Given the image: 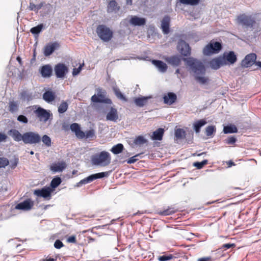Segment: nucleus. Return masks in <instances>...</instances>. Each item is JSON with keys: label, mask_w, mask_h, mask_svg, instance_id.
I'll return each mask as SVG.
<instances>
[{"label": "nucleus", "mask_w": 261, "mask_h": 261, "mask_svg": "<svg viewBox=\"0 0 261 261\" xmlns=\"http://www.w3.org/2000/svg\"><path fill=\"white\" fill-rule=\"evenodd\" d=\"M175 136L177 139H183L186 136V132L181 128H177L175 129Z\"/></svg>", "instance_id": "ea45409f"}, {"label": "nucleus", "mask_w": 261, "mask_h": 261, "mask_svg": "<svg viewBox=\"0 0 261 261\" xmlns=\"http://www.w3.org/2000/svg\"><path fill=\"white\" fill-rule=\"evenodd\" d=\"M207 123L205 119H202L195 122L193 124L194 129L196 133H199L201 127Z\"/></svg>", "instance_id": "c756f323"}, {"label": "nucleus", "mask_w": 261, "mask_h": 261, "mask_svg": "<svg viewBox=\"0 0 261 261\" xmlns=\"http://www.w3.org/2000/svg\"><path fill=\"white\" fill-rule=\"evenodd\" d=\"M9 163V162L7 159L5 158H0V168L5 167Z\"/></svg>", "instance_id": "603ef678"}, {"label": "nucleus", "mask_w": 261, "mask_h": 261, "mask_svg": "<svg viewBox=\"0 0 261 261\" xmlns=\"http://www.w3.org/2000/svg\"><path fill=\"white\" fill-rule=\"evenodd\" d=\"M152 63L162 72H164L167 70L168 67L167 65L162 61L153 60Z\"/></svg>", "instance_id": "cd10ccee"}, {"label": "nucleus", "mask_w": 261, "mask_h": 261, "mask_svg": "<svg viewBox=\"0 0 261 261\" xmlns=\"http://www.w3.org/2000/svg\"><path fill=\"white\" fill-rule=\"evenodd\" d=\"M120 9V7L115 0L110 1L107 5V11L109 13H117Z\"/></svg>", "instance_id": "6ab92c4d"}, {"label": "nucleus", "mask_w": 261, "mask_h": 261, "mask_svg": "<svg viewBox=\"0 0 261 261\" xmlns=\"http://www.w3.org/2000/svg\"><path fill=\"white\" fill-rule=\"evenodd\" d=\"M124 149L123 145L121 144H118L116 145H114L111 149V151L115 154H119L121 153Z\"/></svg>", "instance_id": "4c0bfd02"}, {"label": "nucleus", "mask_w": 261, "mask_h": 261, "mask_svg": "<svg viewBox=\"0 0 261 261\" xmlns=\"http://www.w3.org/2000/svg\"><path fill=\"white\" fill-rule=\"evenodd\" d=\"M17 164H18V159L17 160H15V162H14V163H13L11 165V168L12 169H14L17 166Z\"/></svg>", "instance_id": "0e129e2a"}, {"label": "nucleus", "mask_w": 261, "mask_h": 261, "mask_svg": "<svg viewBox=\"0 0 261 261\" xmlns=\"http://www.w3.org/2000/svg\"><path fill=\"white\" fill-rule=\"evenodd\" d=\"M19 110V105L17 101L12 100L8 103V110L12 113L17 112Z\"/></svg>", "instance_id": "2f4dec72"}, {"label": "nucleus", "mask_w": 261, "mask_h": 261, "mask_svg": "<svg viewBox=\"0 0 261 261\" xmlns=\"http://www.w3.org/2000/svg\"><path fill=\"white\" fill-rule=\"evenodd\" d=\"M108 175V172H100L98 173L94 174H92L88 177L85 178L84 179L81 180L79 184H86L88 183H89L95 179H98V178H101L102 177H104L105 176H107Z\"/></svg>", "instance_id": "ddd939ff"}, {"label": "nucleus", "mask_w": 261, "mask_h": 261, "mask_svg": "<svg viewBox=\"0 0 261 261\" xmlns=\"http://www.w3.org/2000/svg\"><path fill=\"white\" fill-rule=\"evenodd\" d=\"M68 107V105L67 102L65 101H62L58 107L59 113L61 114L65 113L67 111Z\"/></svg>", "instance_id": "a19ab883"}, {"label": "nucleus", "mask_w": 261, "mask_h": 261, "mask_svg": "<svg viewBox=\"0 0 261 261\" xmlns=\"http://www.w3.org/2000/svg\"><path fill=\"white\" fill-rule=\"evenodd\" d=\"M63 246V243L60 240H57L54 243V247L57 249H60Z\"/></svg>", "instance_id": "4d7b16f0"}, {"label": "nucleus", "mask_w": 261, "mask_h": 261, "mask_svg": "<svg viewBox=\"0 0 261 261\" xmlns=\"http://www.w3.org/2000/svg\"><path fill=\"white\" fill-rule=\"evenodd\" d=\"M235 245L234 244H225L223 245L222 248L227 249L231 248V247H234Z\"/></svg>", "instance_id": "052dcab7"}, {"label": "nucleus", "mask_w": 261, "mask_h": 261, "mask_svg": "<svg viewBox=\"0 0 261 261\" xmlns=\"http://www.w3.org/2000/svg\"><path fill=\"white\" fill-rule=\"evenodd\" d=\"M96 31L100 39L105 42L109 41L113 37V32L105 25H98Z\"/></svg>", "instance_id": "20e7f679"}, {"label": "nucleus", "mask_w": 261, "mask_h": 261, "mask_svg": "<svg viewBox=\"0 0 261 261\" xmlns=\"http://www.w3.org/2000/svg\"><path fill=\"white\" fill-rule=\"evenodd\" d=\"M140 155V154H137L131 158H130L129 159H128L127 161V163L128 164H133V163H135L136 161H137L138 160V159H137V158Z\"/></svg>", "instance_id": "5fc2aeb1"}, {"label": "nucleus", "mask_w": 261, "mask_h": 261, "mask_svg": "<svg viewBox=\"0 0 261 261\" xmlns=\"http://www.w3.org/2000/svg\"><path fill=\"white\" fill-rule=\"evenodd\" d=\"M226 64L224 60L220 58L213 59L210 62L211 67L214 69H218L221 66Z\"/></svg>", "instance_id": "4be33fe9"}, {"label": "nucleus", "mask_w": 261, "mask_h": 261, "mask_svg": "<svg viewBox=\"0 0 261 261\" xmlns=\"http://www.w3.org/2000/svg\"><path fill=\"white\" fill-rule=\"evenodd\" d=\"M36 116L38 118L39 121L45 123L51 116L49 112L42 108L38 107L34 111Z\"/></svg>", "instance_id": "1a4fd4ad"}, {"label": "nucleus", "mask_w": 261, "mask_h": 261, "mask_svg": "<svg viewBox=\"0 0 261 261\" xmlns=\"http://www.w3.org/2000/svg\"><path fill=\"white\" fill-rule=\"evenodd\" d=\"M83 66H84V63L82 65H80L78 68H73L72 71V75L73 76L77 75L81 72Z\"/></svg>", "instance_id": "6e6d98bb"}, {"label": "nucleus", "mask_w": 261, "mask_h": 261, "mask_svg": "<svg viewBox=\"0 0 261 261\" xmlns=\"http://www.w3.org/2000/svg\"><path fill=\"white\" fill-rule=\"evenodd\" d=\"M20 95L21 98L24 100L30 101L33 99L32 93L27 90H23Z\"/></svg>", "instance_id": "72a5a7b5"}, {"label": "nucleus", "mask_w": 261, "mask_h": 261, "mask_svg": "<svg viewBox=\"0 0 261 261\" xmlns=\"http://www.w3.org/2000/svg\"><path fill=\"white\" fill-rule=\"evenodd\" d=\"M226 164L228 167H231L232 166H235L236 164L232 161L230 160L228 162H226Z\"/></svg>", "instance_id": "e2e57ef3"}, {"label": "nucleus", "mask_w": 261, "mask_h": 261, "mask_svg": "<svg viewBox=\"0 0 261 261\" xmlns=\"http://www.w3.org/2000/svg\"><path fill=\"white\" fill-rule=\"evenodd\" d=\"M256 55L255 54L251 53L247 55L242 62V65L245 67H249L253 65L256 62Z\"/></svg>", "instance_id": "2eb2a0df"}, {"label": "nucleus", "mask_w": 261, "mask_h": 261, "mask_svg": "<svg viewBox=\"0 0 261 261\" xmlns=\"http://www.w3.org/2000/svg\"><path fill=\"white\" fill-rule=\"evenodd\" d=\"M215 132L216 128L215 126L213 125L208 126L205 128V134L208 137L212 136Z\"/></svg>", "instance_id": "a18cd8bd"}, {"label": "nucleus", "mask_w": 261, "mask_h": 261, "mask_svg": "<svg viewBox=\"0 0 261 261\" xmlns=\"http://www.w3.org/2000/svg\"><path fill=\"white\" fill-rule=\"evenodd\" d=\"M164 133V129L163 128H158L153 133L152 135V139L154 140H162L163 139Z\"/></svg>", "instance_id": "7c9ffc66"}, {"label": "nucleus", "mask_w": 261, "mask_h": 261, "mask_svg": "<svg viewBox=\"0 0 261 261\" xmlns=\"http://www.w3.org/2000/svg\"><path fill=\"white\" fill-rule=\"evenodd\" d=\"M222 59L227 64H233L237 61V58L234 53L230 51L228 53L224 54Z\"/></svg>", "instance_id": "f3484780"}, {"label": "nucleus", "mask_w": 261, "mask_h": 261, "mask_svg": "<svg viewBox=\"0 0 261 261\" xmlns=\"http://www.w3.org/2000/svg\"><path fill=\"white\" fill-rule=\"evenodd\" d=\"M147 140L142 136L137 137L134 141V143L135 145H140L146 143Z\"/></svg>", "instance_id": "79ce46f5"}, {"label": "nucleus", "mask_w": 261, "mask_h": 261, "mask_svg": "<svg viewBox=\"0 0 261 261\" xmlns=\"http://www.w3.org/2000/svg\"><path fill=\"white\" fill-rule=\"evenodd\" d=\"M17 61L19 62V63L21 65L22 64V61L21 58L20 57H17L16 58Z\"/></svg>", "instance_id": "774afa93"}, {"label": "nucleus", "mask_w": 261, "mask_h": 261, "mask_svg": "<svg viewBox=\"0 0 261 261\" xmlns=\"http://www.w3.org/2000/svg\"><path fill=\"white\" fill-rule=\"evenodd\" d=\"M45 5V3L44 2H41L38 5H35L33 2H30L29 4V6L28 9L30 11H34L35 12L37 13L38 11L41 9V8Z\"/></svg>", "instance_id": "473e14b6"}, {"label": "nucleus", "mask_w": 261, "mask_h": 261, "mask_svg": "<svg viewBox=\"0 0 261 261\" xmlns=\"http://www.w3.org/2000/svg\"><path fill=\"white\" fill-rule=\"evenodd\" d=\"M7 138V136L4 134L0 133V142L5 141Z\"/></svg>", "instance_id": "680f3d73"}, {"label": "nucleus", "mask_w": 261, "mask_h": 261, "mask_svg": "<svg viewBox=\"0 0 261 261\" xmlns=\"http://www.w3.org/2000/svg\"><path fill=\"white\" fill-rule=\"evenodd\" d=\"M55 93L52 91H47L43 94V98L46 102H50L54 101L55 99Z\"/></svg>", "instance_id": "c85d7f7f"}, {"label": "nucleus", "mask_w": 261, "mask_h": 261, "mask_svg": "<svg viewBox=\"0 0 261 261\" xmlns=\"http://www.w3.org/2000/svg\"><path fill=\"white\" fill-rule=\"evenodd\" d=\"M61 182L62 180L61 178L57 177L52 179L50 186L53 188H56L61 184Z\"/></svg>", "instance_id": "c03bdc74"}, {"label": "nucleus", "mask_w": 261, "mask_h": 261, "mask_svg": "<svg viewBox=\"0 0 261 261\" xmlns=\"http://www.w3.org/2000/svg\"><path fill=\"white\" fill-rule=\"evenodd\" d=\"M170 21V18L168 16H165L162 21L161 28L165 34H167L169 33Z\"/></svg>", "instance_id": "a878e982"}, {"label": "nucleus", "mask_w": 261, "mask_h": 261, "mask_svg": "<svg viewBox=\"0 0 261 261\" xmlns=\"http://www.w3.org/2000/svg\"><path fill=\"white\" fill-rule=\"evenodd\" d=\"M40 71L42 77H49L52 75L53 69L50 65L47 64L41 66Z\"/></svg>", "instance_id": "412c9836"}, {"label": "nucleus", "mask_w": 261, "mask_h": 261, "mask_svg": "<svg viewBox=\"0 0 261 261\" xmlns=\"http://www.w3.org/2000/svg\"><path fill=\"white\" fill-rule=\"evenodd\" d=\"M177 47L182 56L188 57L190 55L191 48L189 44L186 43L184 40H179L178 42Z\"/></svg>", "instance_id": "9b49d317"}, {"label": "nucleus", "mask_w": 261, "mask_h": 261, "mask_svg": "<svg viewBox=\"0 0 261 261\" xmlns=\"http://www.w3.org/2000/svg\"><path fill=\"white\" fill-rule=\"evenodd\" d=\"M173 258V256L172 254H165L159 256L158 260L159 261H167Z\"/></svg>", "instance_id": "8fccbe9b"}, {"label": "nucleus", "mask_w": 261, "mask_h": 261, "mask_svg": "<svg viewBox=\"0 0 261 261\" xmlns=\"http://www.w3.org/2000/svg\"><path fill=\"white\" fill-rule=\"evenodd\" d=\"M176 212V210L173 207H168L163 211H160L158 214L160 216H168L174 214Z\"/></svg>", "instance_id": "e433bc0d"}, {"label": "nucleus", "mask_w": 261, "mask_h": 261, "mask_svg": "<svg viewBox=\"0 0 261 261\" xmlns=\"http://www.w3.org/2000/svg\"><path fill=\"white\" fill-rule=\"evenodd\" d=\"M163 100L164 103L171 105L176 101L177 96L174 93L168 92L164 94Z\"/></svg>", "instance_id": "aec40b11"}, {"label": "nucleus", "mask_w": 261, "mask_h": 261, "mask_svg": "<svg viewBox=\"0 0 261 261\" xmlns=\"http://www.w3.org/2000/svg\"><path fill=\"white\" fill-rule=\"evenodd\" d=\"M43 28V24H40L36 27L31 28L30 30V32L33 34L37 35L41 31Z\"/></svg>", "instance_id": "37998d69"}, {"label": "nucleus", "mask_w": 261, "mask_h": 261, "mask_svg": "<svg viewBox=\"0 0 261 261\" xmlns=\"http://www.w3.org/2000/svg\"><path fill=\"white\" fill-rule=\"evenodd\" d=\"M197 261H212V258L211 256L203 257L198 258Z\"/></svg>", "instance_id": "bf43d9fd"}, {"label": "nucleus", "mask_w": 261, "mask_h": 261, "mask_svg": "<svg viewBox=\"0 0 261 261\" xmlns=\"http://www.w3.org/2000/svg\"><path fill=\"white\" fill-rule=\"evenodd\" d=\"M56 259H54L53 258H47L46 259H45L44 261H56Z\"/></svg>", "instance_id": "338daca9"}, {"label": "nucleus", "mask_w": 261, "mask_h": 261, "mask_svg": "<svg viewBox=\"0 0 261 261\" xmlns=\"http://www.w3.org/2000/svg\"><path fill=\"white\" fill-rule=\"evenodd\" d=\"M222 48V45L218 42H210L203 48V53L205 55L218 53Z\"/></svg>", "instance_id": "6e6552de"}, {"label": "nucleus", "mask_w": 261, "mask_h": 261, "mask_svg": "<svg viewBox=\"0 0 261 261\" xmlns=\"http://www.w3.org/2000/svg\"><path fill=\"white\" fill-rule=\"evenodd\" d=\"M106 118L108 120L116 121L118 119V112L117 109L111 107L110 111L107 115Z\"/></svg>", "instance_id": "bb28decb"}, {"label": "nucleus", "mask_w": 261, "mask_h": 261, "mask_svg": "<svg viewBox=\"0 0 261 261\" xmlns=\"http://www.w3.org/2000/svg\"><path fill=\"white\" fill-rule=\"evenodd\" d=\"M17 120L23 123L26 124L28 122V118L23 115H19L17 117Z\"/></svg>", "instance_id": "864d4df0"}, {"label": "nucleus", "mask_w": 261, "mask_h": 261, "mask_svg": "<svg viewBox=\"0 0 261 261\" xmlns=\"http://www.w3.org/2000/svg\"><path fill=\"white\" fill-rule=\"evenodd\" d=\"M33 206L34 202L31 199H27L17 204L15 208L19 210L29 211L32 208Z\"/></svg>", "instance_id": "4468645a"}, {"label": "nucleus", "mask_w": 261, "mask_h": 261, "mask_svg": "<svg viewBox=\"0 0 261 261\" xmlns=\"http://www.w3.org/2000/svg\"><path fill=\"white\" fill-rule=\"evenodd\" d=\"M67 167V165L64 161H61L58 163H54L50 166V169L54 172H62Z\"/></svg>", "instance_id": "a211bd4d"}, {"label": "nucleus", "mask_w": 261, "mask_h": 261, "mask_svg": "<svg viewBox=\"0 0 261 261\" xmlns=\"http://www.w3.org/2000/svg\"><path fill=\"white\" fill-rule=\"evenodd\" d=\"M8 134L12 137L15 141L19 142L23 140V134L21 135L20 133L16 129H11L8 131Z\"/></svg>", "instance_id": "b1692460"}, {"label": "nucleus", "mask_w": 261, "mask_h": 261, "mask_svg": "<svg viewBox=\"0 0 261 261\" xmlns=\"http://www.w3.org/2000/svg\"><path fill=\"white\" fill-rule=\"evenodd\" d=\"M40 135L35 132H29L23 134V142L25 144H38L41 142Z\"/></svg>", "instance_id": "423d86ee"}, {"label": "nucleus", "mask_w": 261, "mask_h": 261, "mask_svg": "<svg viewBox=\"0 0 261 261\" xmlns=\"http://www.w3.org/2000/svg\"><path fill=\"white\" fill-rule=\"evenodd\" d=\"M62 127L65 130H68L69 129V126L68 125L64 124L63 125Z\"/></svg>", "instance_id": "69168bd1"}, {"label": "nucleus", "mask_w": 261, "mask_h": 261, "mask_svg": "<svg viewBox=\"0 0 261 261\" xmlns=\"http://www.w3.org/2000/svg\"><path fill=\"white\" fill-rule=\"evenodd\" d=\"M113 91L116 96V97L124 101H127V99L125 97V96L121 92L119 89L117 87H113Z\"/></svg>", "instance_id": "58836bf2"}, {"label": "nucleus", "mask_w": 261, "mask_h": 261, "mask_svg": "<svg viewBox=\"0 0 261 261\" xmlns=\"http://www.w3.org/2000/svg\"><path fill=\"white\" fill-rule=\"evenodd\" d=\"M55 74L58 78H64L68 71V67L63 63L57 64L54 68Z\"/></svg>", "instance_id": "9d476101"}, {"label": "nucleus", "mask_w": 261, "mask_h": 261, "mask_svg": "<svg viewBox=\"0 0 261 261\" xmlns=\"http://www.w3.org/2000/svg\"><path fill=\"white\" fill-rule=\"evenodd\" d=\"M238 132L237 127L234 125H227L224 127L223 132L224 134L236 133Z\"/></svg>", "instance_id": "f704fd0d"}, {"label": "nucleus", "mask_w": 261, "mask_h": 261, "mask_svg": "<svg viewBox=\"0 0 261 261\" xmlns=\"http://www.w3.org/2000/svg\"><path fill=\"white\" fill-rule=\"evenodd\" d=\"M110 154L106 151H102L93 154L91 157V162L93 165L106 167L111 163Z\"/></svg>", "instance_id": "7ed1b4c3"}, {"label": "nucleus", "mask_w": 261, "mask_h": 261, "mask_svg": "<svg viewBox=\"0 0 261 261\" xmlns=\"http://www.w3.org/2000/svg\"><path fill=\"white\" fill-rule=\"evenodd\" d=\"M147 99L146 97H138L135 98L134 101L137 106L142 107L146 103Z\"/></svg>", "instance_id": "c9c22d12"}, {"label": "nucleus", "mask_w": 261, "mask_h": 261, "mask_svg": "<svg viewBox=\"0 0 261 261\" xmlns=\"http://www.w3.org/2000/svg\"><path fill=\"white\" fill-rule=\"evenodd\" d=\"M185 58H182L180 56L174 55L170 57H167L164 58L165 60L173 66H178L180 65L182 60L184 61Z\"/></svg>", "instance_id": "dca6fc26"}, {"label": "nucleus", "mask_w": 261, "mask_h": 261, "mask_svg": "<svg viewBox=\"0 0 261 261\" xmlns=\"http://www.w3.org/2000/svg\"><path fill=\"white\" fill-rule=\"evenodd\" d=\"M67 242L71 243H76V239L75 236H71L68 237L67 239Z\"/></svg>", "instance_id": "13d9d810"}, {"label": "nucleus", "mask_w": 261, "mask_h": 261, "mask_svg": "<svg viewBox=\"0 0 261 261\" xmlns=\"http://www.w3.org/2000/svg\"><path fill=\"white\" fill-rule=\"evenodd\" d=\"M237 138L234 136L228 137L225 140V143L228 145H234L237 142Z\"/></svg>", "instance_id": "09e8293b"}, {"label": "nucleus", "mask_w": 261, "mask_h": 261, "mask_svg": "<svg viewBox=\"0 0 261 261\" xmlns=\"http://www.w3.org/2000/svg\"><path fill=\"white\" fill-rule=\"evenodd\" d=\"M237 19L239 24L247 28H253V26L256 23L253 18L251 16H248L244 14L239 15Z\"/></svg>", "instance_id": "0eeeda50"}, {"label": "nucleus", "mask_w": 261, "mask_h": 261, "mask_svg": "<svg viewBox=\"0 0 261 261\" xmlns=\"http://www.w3.org/2000/svg\"><path fill=\"white\" fill-rule=\"evenodd\" d=\"M129 23L134 26L144 25L146 23V19L136 16H132L129 20Z\"/></svg>", "instance_id": "5701e85b"}, {"label": "nucleus", "mask_w": 261, "mask_h": 261, "mask_svg": "<svg viewBox=\"0 0 261 261\" xmlns=\"http://www.w3.org/2000/svg\"><path fill=\"white\" fill-rule=\"evenodd\" d=\"M181 4L185 5H189L191 6H194L197 5L200 0H179Z\"/></svg>", "instance_id": "49530a36"}, {"label": "nucleus", "mask_w": 261, "mask_h": 261, "mask_svg": "<svg viewBox=\"0 0 261 261\" xmlns=\"http://www.w3.org/2000/svg\"><path fill=\"white\" fill-rule=\"evenodd\" d=\"M97 95L94 94L91 97V100L92 102L98 103H105L111 104L112 101L110 98H106V91L102 90L101 88H97Z\"/></svg>", "instance_id": "39448f33"}, {"label": "nucleus", "mask_w": 261, "mask_h": 261, "mask_svg": "<svg viewBox=\"0 0 261 261\" xmlns=\"http://www.w3.org/2000/svg\"><path fill=\"white\" fill-rule=\"evenodd\" d=\"M58 46L59 44L57 42H54L46 45L44 48V55L45 56H48L50 55Z\"/></svg>", "instance_id": "393cba45"}, {"label": "nucleus", "mask_w": 261, "mask_h": 261, "mask_svg": "<svg viewBox=\"0 0 261 261\" xmlns=\"http://www.w3.org/2000/svg\"><path fill=\"white\" fill-rule=\"evenodd\" d=\"M52 190L49 187L43 188L41 189H36L34 191V194L38 197H43L47 200L51 198Z\"/></svg>", "instance_id": "f8f14e48"}, {"label": "nucleus", "mask_w": 261, "mask_h": 261, "mask_svg": "<svg viewBox=\"0 0 261 261\" xmlns=\"http://www.w3.org/2000/svg\"><path fill=\"white\" fill-rule=\"evenodd\" d=\"M184 60L195 74V79L198 82L201 84H206L208 82L209 79L208 77L199 76V75H204L205 73V68L202 62L193 58H189V59H184Z\"/></svg>", "instance_id": "f257e3e1"}, {"label": "nucleus", "mask_w": 261, "mask_h": 261, "mask_svg": "<svg viewBox=\"0 0 261 261\" xmlns=\"http://www.w3.org/2000/svg\"><path fill=\"white\" fill-rule=\"evenodd\" d=\"M207 164V160H205L201 162H195L193 165L197 169H201L204 165Z\"/></svg>", "instance_id": "3c124183"}, {"label": "nucleus", "mask_w": 261, "mask_h": 261, "mask_svg": "<svg viewBox=\"0 0 261 261\" xmlns=\"http://www.w3.org/2000/svg\"><path fill=\"white\" fill-rule=\"evenodd\" d=\"M43 143L47 146L49 147L51 144V140L50 138L46 135H44L42 137Z\"/></svg>", "instance_id": "de8ad7c7"}, {"label": "nucleus", "mask_w": 261, "mask_h": 261, "mask_svg": "<svg viewBox=\"0 0 261 261\" xmlns=\"http://www.w3.org/2000/svg\"><path fill=\"white\" fill-rule=\"evenodd\" d=\"M72 132H74L76 137L80 139H84L86 141H93L96 139V133L94 128L86 130L85 132L81 130L80 125L76 123H73L70 126Z\"/></svg>", "instance_id": "f03ea898"}]
</instances>
